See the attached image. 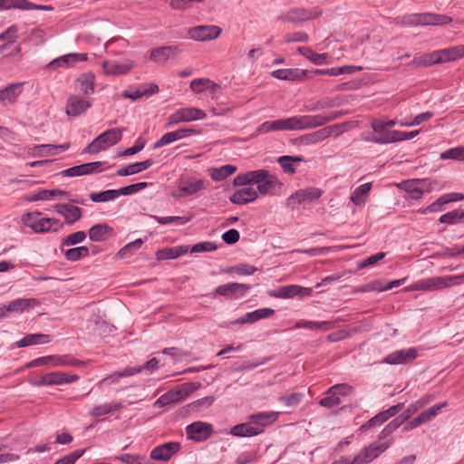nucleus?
<instances>
[{"mask_svg":"<svg viewBox=\"0 0 464 464\" xmlns=\"http://www.w3.org/2000/svg\"><path fill=\"white\" fill-rule=\"evenodd\" d=\"M464 281V274L451 276H433L419 280L405 291H436L446 288L451 285H458Z\"/></svg>","mask_w":464,"mask_h":464,"instance_id":"nucleus-1","label":"nucleus"},{"mask_svg":"<svg viewBox=\"0 0 464 464\" xmlns=\"http://www.w3.org/2000/svg\"><path fill=\"white\" fill-rule=\"evenodd\" d=\"M340 115L341 112L329 111L316 115L293 116L291 117L292 129L293 130H303L317 128L336 120Z\"/></svg>","mask_w":464,"mask_h":464,"instance_id":"nucleus-2","label":"nucleus"},{"mask_svg":"<svg viewBox=\"0 0 464 464\" xmlns=\"http://www.w3.org/2000/svg\"><path fill=\"white\" fill-rule=\"evenodd\" d=\"M123 130L124 129L121 128L107 130L90 142L83 151L89 154H96L105 150L121 140Z\"/></svg>","mask_w":464,"mask_h":464,"instance_id":"nucleus-3","label":"nucleus"},{"mask_svg":"<svg viewBox=\"0 0 464 464\" xmlns=\"http://www.w3.org/2000/svg\"><path fill=\"white\" fill-rule=\"evenodd\" d=\"M199 386L200 383L196 382H187L180 386H178L177 388L172 389L164 393L163 395H161L155 401V406L164 407L170 403L179 402V401L187 397L192 390L197 389Z\"/></svg>","mask_w":464,"mask_h":464,"instance_id":"nucleus-4","label":"nucleus"},{"mask_svg":"<svg viewBox=\"0 0 464 464\" xmlns=\"http://www.w3.org/2000/svg\"><path fill=\"white\" fill-rule=\"evenodd\" d=\"M206 116L205 111L198 108H180L168 117L165 127L169 128L181 122L203 120Z\"/></svg>","mask_w":464,"mask_h":464,"instance_id":"nucleus-5","label":"nucleus"},{"mask_svg":"<svg viewBox=\"0 0 464 464\" xmlns=\"http://www.w3.org/2000/svg\"><path fill=\"white\" fill-rule=\"evenodd\" d=\"M322 13V10L318 7L312 9L293 8L284 13L278 19L287 23L300 24L317 18Z\"/></svg>","mask_w":464,"mask_h":464,"instance_id":"nucleus-6","label":"nucleus"},{"mask_svg":"<svg viewBox=\"0 0 464 464\" xmlns=\"http://www.w3.org/2000/svg\"><path fill=\"white\" fill-rule=\"evenodd\" d=\"M322 194V189L314 187L299 189L287 198L286 205L288 208L294 209L299 205L309 204L314 200L320 198Z\"/></svg>","mask_w":464,"mask_h":464,"instance_id":"nucleus-7","label":"nucleus"},{"mask_svg":"<svg viewBox=\"0 0 464 464\" xmlns=\"http://www.w3.org/2000/svg\"><path fill=\"white\" fill-rule=\"evenodd\" d=\"M253 185L257 186L261 195H266L269 191L280 184L276 176L270 174L266 169L253 170Z\"/></svg>","mask_w":464,"mask_h":464,"instance_id":"nucleus-8","label":"nucleus"},{"mask_svg":"<svg viewBox=\"0 0 464 464\" xmlns=\"http://www.w3.org/2000/svg\"><path fill=\"white\" fill-rule=\"evenodd\" d=\"M212 433V425L207 422L195 421L186 427L188 439L198 442L207 440Z\"/></svg>","mask_w":464,"mask_h":464,"instance_id":"nucleus-9","label":"nucleus"},{"mask_svg":"<svg viewBox=\"0 0 464 464\" xmlns=\"http://www.w3.org/2000/svg\"><path fill=\"white\" fill-rule=\"evenodd\" d=\"M221 28L217 25H198L189 29V37L195 41H210L221 34Z\"/></svg>","mask_w":464,"mask_h":464,"instance_id":"nucleus-10","label":"nucleus"},{"mask_svg":"<svg viewBox=\"0 0 464 464\" xmlns=\"http://www.w3.org/2000/svg\"><path fill=\"white\" fill-rule=\"evenodd\" d=\"M249 289L250 286L246 284L227 283L218 285L215 289V293L221 296L237 299L243 297Z\"/></svg>","mask_w":464,"mask_h":464,"instance_id":"nucleus-11","label":"nucleus"},{"mask_svg":"<svg viewBox=\"0 0 464 464\" xmlns=\"http://www.w3.org/2000/svg\"><path fill=\"white\" fill-rule=\"evenodd\" d=\"M134 66L131 60L124 59L120 62L104 61L102 63L103 73L107 76H116L128 73Z\"/></svg>","mask_w":464,"mask_h":464,"instance_id":"nucleus-12","label":"nucleus"},{"mask_svg":"<svg viewBox=\"0 0 464 464\" xmlns=\"http://www.w3.org/2000/svg\"><path fill=\"white\" fill-rule=\"evenodd\" d=\"M198 133L199 132L193 128H181L174 131H169L162 135L161 138L154 143L153 148L159 149L176 140L185 139Z\"/></svg>","mask_w":464,"mask_h":464,"instance_id":"nucleus-13","label":"nucleus"},{"mask_svg":"<svg viewBox=\"0 0 464 464\" xmlns=\"http://www.w3.org/2000/svg\"><path fill=\"white\" fill-rule=\"evenodd\" d=\"M418 356V350L414 347L401 349L388 354L382 362L388 364H403L415 360Z\"/></svg>","mask_w":464,"mask_h":464,"instance_id":"nucleus-14","label":"nucleus"},{"mask_svg":"<svg viewBox=\"0 0 464 464\" xmlns=\"http://www.w3.org/2000/svg\"><path fill=\"white\" fill-rule=\"evenodd\" d=\"M87 60L86 53H72L62 55L47 64V68L51 70H56L60 67L71 68L73 67L77 63Z\"/></svg>","mask_w":464,"mask_h":464,"instance_id":"nucleus-15","label":"nucleus"},{"mask_svg":"<svg viewBox=\"0 0 464 464\" xmlns=\"http://www.w3.org/2000/svg\"><path fill=\"white\" fill-rule=\"evenodd\" d=\"M38 304L39 301L34 298H18L1 307L0 316H4L5 313H22Z\"/></svg>","mask_w":464,"mask_h":464,"instance_id":"nucleus-16","label":"nucleus"},{"mask_svg":"<svg viewBox=\"0 0 464 464\" xmlns=\"http://www.w3.org/2000/svg\"><path fill=\"white\" fill-rule=\"evenodd\" d=\"M180 449L178 442H168L154 448L150 452V458L155 460L167 461L171 459Z\"/></svg>","mask_w":464,"mask_h":464,"instance_id":"nucleus-17","label":"nucleus"},{"mask_svg":"<svg viewBox=\"0 0 464 464\" xmlns=\"http://www.w3.org/2000/svg\"><path fill=\"white\" fill-rule=\"evenodd\" d=\"M91 105L89 101L76 95H72L67 100L66 113L71 117H78L85 112Z\"/></svg>","mask_w":464,"mask_h":464,"instance_id":"nucleus-18","label":"nucleus"},{"mask_svg":"<svg viewBox=\"0 0 464 464\" xmlns=\"http://www.w3.org/2000/svg\"><path fill=\"white\" fill-rule=\"evenodd\" d=\"M179 53L178 46H161L150 50V59L157 63H165L169 59L177 56Z\"/></svg>","mask_w":464,"mask_h":464,"instance_id":"nucleus-19","label":"nucleus"},{"mask_svg":"<svg viewBox=\"0 0 464 464\" xmlns=\"http://www.w3.org/2000/svg\"><path fill=\"white\" fill-rule=\"evenodd\" d=\"M337 128V125L322 128L316 131L301 136L300 141L301 143L305 145L316 144L332 136L333 131Z\"/></svg>","mask_w":464,"mask_h":464,"instance_id":"nucleus-20","label":"nucleus"},{"mask_svg":"<svg viewBox=\"0 0 464 464\" xmlns=\"http://www.w3.org/2000/svg\"><path fill=\"white\" fill-rule=\"evenodd\" d=\"M56 212L64 217L65 223L72 225L82 218V210L79 207L70 204H58L55 206Z\"/></svg>","mask_w":464,"mask_h":464,"instance_id":"nucleus-21","label":"nucleus"},{"mask_svg":"<svg viewBox=\"0 0 464 464\" xmlns=\"http://www.w3.org/2000/svg\"><path fill=\"white\" fill-rule=\"evenodd\" d=\"M452 22V18L444 14L423 13L417 14L418 25H444Z\"/></svg>","mask_w":464,"mask_h":464,"instance_id":"nucleus-22","label":"nucleus"},{"mask_svg":"<svg viewBox=\"0 0 464 464\" xmlns=\"http://www.w3.org/2000/svg\"><path fill=\"white\" fill-rule=\"evenodd\" d=\"M276 130H293L291 117L276 121H266L258 127V131L262 133Z\"/></svg>","mask_w":464,"mask_h":464,"instance_id":"nucleus-23","label":"nucleus"},{"mask_svg":"<svg viewBox=\"0 0 464 464\" xmlns=\"http://www.w3.org/2000/svg\"><path fill=\"white\" fill-rule=\"evenodd\" d=\"M140 372V368L127 367L123 371L114 372L111 374H109L106 377L102 378L100 382H98L97 386L100 389H102L106 385L118 382L121 378L132 376Z\"/></svg>","mask_w":464,"mask_h":464,"instance_id":"nucleus-24","label":"nucleus"},{"mask_svg":"<svg viewBox=\"0 0 464 464\" xmlns=\"http://www.w3.org/2000/svg\"><path fill=\"white\" fill-rule=\"evenodd\" d=\"M257 197L258 192L255 188L248 187L235 191L230 197V201L233 204L244 205L256 200Z\"/></svg>","mask_w":464,"mask_h":464,"instance_id":"nucleus-25","label":"nucleus"},{"mask_svg":"<svg viewBox=\"0 0 464 464\" xmlns=\"http://www.w3.org/2000/svg\"><path fill=\"white\" fill-rule=\"evenodd\" d=\"M424 182L425 179H409L402 181L398 186L407 192V198L418 200L420 199L424 194L423 190L418 185Z\"/></svg>","mask_w":464,"mask_h":464,"instance_id":"nucleus-26","label":"nucleus"},{"mask_svg":"<svg viewBox=\"0 0 464 464\" xmlns=\"http://www.w3.org/2000/svg\"><path fill=\"white\" fill-rule=\"evenodd\" d=\"M88 235L90 240L102 242L113 235V228L107 224H96L89 229Z\"/></svg>","mask_w":464,"mask_h":464,"instance_id":"nucleus-27","label":"nucleus"},{"mask_svg":"<svg viewBox=\"0 0 464 464\" xmlns=\"http://www.w3.org/2000/svg\"><path fill=\"white\" fill-rule=\"evenodd\" d=\"M297 51L301 55L315 65H324L330 63L328 53H317L306 46H300L297 48Z\"/></svg>","mask_w":464,"mask_h":464,"instance_id":"nucleus-28","label":"nucleus"},{"mask_svg":"<svg viewBox=\"0 0 464 464\" xmlns=\"http://www.w3.org/2000/svg\"><path fill=\"white\" fill-rule=\"evenodd\" d=\"M392 439H389L385 441L380 440V439L368 447H364L363 450L367 452V458L372 462L377 457H379L382 452H384L392 444Z\"/></svg>","mask_w":464,"mask_h":464,"instance_id":"nucleus-29","label":"nucleus"},{"mask_svg":"<svg viewBox=\"0 0 464 464\" xmlns=\"http://www.w3.org/2000/svg\"><path fill=\"white\" fill-rule=\"evenodd\" d=\"M264 429L255 427L252 423H241L235 425L230 430V434L235 437H252L262 433Z\"/></svg>","mask_w":464,"mask_h":464,"instance_id":"nucleus-30","label":"nucleus"},{"mask_svg":"<svg viewBox=\"0 0 464 464\" xmlns=\"http://www.w3.org/2000/svg\"><path fill=\"white\" fill-rule=\"evenodd\" d=\"M154 164L152 160H147L140 162L131 163L124 168H121L116 171V175L120 177L130 176L140 173Z\"/></svg>","mask_w":464,"mask_h":464,"instance_id":"nucleus-31","label":"nucleus"},{"mask_svg":"<svg viewBox=\"0 0 464 464\" xmlns=\"http://www.w3.org/2000/svg\"><path fill=\"white\" fill-rule=\"evenodd\" d=\"M205 188L202 179H192L189 181H181L179 186V196H190L198 193Z\"/></svg>","mask_w":464,"mask_h":464,"instance_id":"nucleus-32","label":"nucleus"},{"mask_svg":"<svg viewBox=\"0 0 464 464\" xmlns=\"http://www.w3.org/2000/svg\"><path fill=\"white\" fill-rule=\"evenodd\" d=\"M278 413L276 412H258L255 414H251L248 417L250 423H252L255 427L264 428L267 425L272 424L277 419Z\"/></svg>","mask_w":464,"mask_h":464,"instance_id":"nucleus-33","label":"nucleus"},{"mask_svg":"<svg viewBox=\"0 0 464 464\" xmlns=\"http://www.w3.org/2000/svg\"><path fill=\"white\" fill-rule=\"evenodd\" d=\"M22 92V83H12L0 90V101L4 103H14Z\"/></svg>","mask_w":464,"mask_h":464,"instance_id":"nucleus-34","label":"nucleus"},{"mask_svg":"<svg viewBox=\"0 0 464 464\" xmlns=\"http://www.w3.org/2000/svg\"><path fill=\"white\" fill-rule=\"evenodd\" d=\"M439 51L441 63H449L464 58V44H459Z\"/></svg>","mask_w":464,"mask_h":464,"instance_id":"nucleus-35","label":"nucleus"},{"mask_svg":"<svg viewBox=\"0 0 464 464\" xmlns=\"http://www.w3.org/2000/svg\"><path fill=\"white\" fill-rule=\"evenodd\" d=\"M188 251V246H179L171 248H163L156 253L158 260L176 259Z\"/></svg>","mask_w":464,"mask_h":464,"instance_id":"nucleus-36","label":"nucleus"},{"mask_svg":"<svg viewBox=\"0 0 464 464\" xmlns=\"http://www.w3.org/2000/svg\"><path fill=\"white\" fill-rule=\"evenodd\" d=\"M49 342L50 335L43 334H33L25 335L21 340L16 342L15 344L17 347H26L39 343H47Z\"/></svg>","mask_w":464,"mask_h":464,"instance_id":"nucleus-37","label":"nucleus"},{"mask_svg":"<svg viewBox=\"0 0 464 464\" xmlns=\"http://www.w3.org/2000/svg\"><path fill=\"white\" fill-rule=\"evenodd\" d=\"M303 161H304V159L302 156H281L277 160L284 172L288 174H294L295 172V163Z\"/></svg>","mask_w":464,"mask_h":464,"instance_id":"nucleus-38","label":"nucleus"},{"mask_svg":"<svg viewBox=\"0 0 464 464\" xmlns=\"http://www.w3.org/2000/svg\"><path fill=\"white\" fill-rule=\"evenodd\" d=\"M372 188L371 183H364L356 188L351 195V201L356 205L360 206L363 204L368 197L370 190Z\"/></svg>","mask_w":464,"mask_h":464,"instance_id":"nucleus-39","label":"nucleus"},{"mask_svg":"<svg viewBox=\"0 0 464 464\" xmlns=\"http://www.w3.org/2000/svg\"><path fill=\"white\" fill-rule=\"evenodd\" d=\"M237 170V167L231 164L224 165L220 168L211 169L210 177L215 181H221L234 174Z\"/></svg>","mask_w":464,"mask_h":464,"instance_id":"nucleus-40","label":"nucleus"},{"mask_svg":"<svg viewBox=\"0 0 464 464\" xmlns=\"http://www.w3.org/2000/svg\"><path fill=\"white\" fill-rule=\"evenodd\" d=\"M122 408L121 402L112 401L110 403H104L102 405H96L92 408L90 414L92 417H101L102 415L111 413Z\"/></svg>","mask_w":464,"mask_h":464,"instance_id":"nucleus-41","label":"nucleus"},{"mask_svg":"<svg viewBox=\"0 0 464 464\" xmlns=\"http://www.w3.org/2000/svg\"><path fill=\"white\" fill-rule=\"evenodd\" d=\"M398 130H384L383 132L376 133V135L372 136V140L373 143L377 144H388L392 142H397L398 139Z\"/></svg>","mask_w":464,"mask_h":464,"instance_id":"nucleus-42","label":"nucleus"},{"mask_svg":"<svg viewBox=\"0 0 464 464\" xmlns=\"http://www.w3.org/2000/svg\"><path fill=\"white\" fill-rule=\"evenodd\" d=\"M405 421L403 418H401L400 415L396 418H394L386 427L382 430L381 434L379 435L380 440H387L389 439H392L390 436L391 434L396 430L401 424H403Z\"/></svg>","mask_w":464,"mask_h":464,"instance_id":"nucleus-43","label":"nucleus"},{"mask_svg":"<svg viewBox=\"0 0 464 464\" xmlns=\"http://www.w3.org/2000/svg\"><path fill=\"white\" fill-rule=\"evenodd\" d=\"M90 250L87 246H78L65 251L64 256L68 261L75 262L88 256Z\"/></svg>","mask_w":464,"mask_h":464,"instance_id":"nucleus-44","label":"nucleus"},{"mask_svg":"<svg viewBox=\"0 0 464 464\" xmlns=\"http://www.w3.org/2000/svg\"><path fill=\"white\" fill-rule=\"evenodd\" d=\"M413 63L424 66L441 63L440 51H435L430 53L424 54L418 59H414Z\"/></svg>","mask_w":464,"mask_h":464,"instance_id":"nucleus-45","label":"nucleus"},{"mask_svg":"<svg viewBox=\"0 0 464 464\" xmlns=\"http://www.w3.org/2000/svg\"><path fill=\"white\" fill-rule=\"evenodd\" d=\"M142 244V239H136L132 242H130L118 251L117 256L120 258L130 257L134 254V252L141 247Z\"/></svg>","mask_w":464,"mask_h":464,"instance_id":"nucleus-46","label":"nucleus"},{"mask_svg":"<svg viewBox=\"0 0 464 464\" xmlns=\"http://www.w3.org/2000/svg\"><path fill=\"white\" fill-rule=\"evenodd\" d=\"M447 406L446 402L438 403L430 407V409L422 411L417 417L420 420V423L423 424L425 422L430 421L432 418L438 415V413Z\"/></svg>","mask_w":464,"mask_h":464,"instance_id":"nucleus-47","label":"nucleus"},{"mask_svg":"<svg viewBox=\"0 0 464 464\" xmlns=\"http://www.w3.org/2000/svg\"><path fill=\"white\" fill-rule=\"evenodd\" d=\"M62 372H53L41 376L40 380L36 382L37 385H62L63 379L61 378Z\"/></svg>","mask_w":464,"mask_h":464,"instance_id":"nucleus-48","label":"nucleus"},{"mask_svg":"<svg viewBox=\"0 0 464 464\" xmlns=\"http://www.w3.org/2000/svg\"><path fill=\"white\" fill-rule=\"evenodd\" d=\"M439 222L449 225L463 222L462 209L458 208L443 214L440 217Z\"/></svg>","mask_w":464,"mask_h":464,"instance_id":"nucleus-49","label":"nucleus"},{"mask_svg":"<svg viewBox=\"0 0 464 464\" xmlns=\"http://www.w3.org/2000/svg\"><path fill=\"white\" fill-rule=\"evenodd\" d=\"M89 197L91 200L95 203L111 201L117 198L115 189L92 192L89 195Z\"/></svg>","mask_w":464,"mask_h":464,"instance_id":"nucleus-50","label":"nucleus"},{"mask_svg":"<svg viewBox=\"0 0 464 464\" xmlns=\"http://www.w3.org/2000/svg\"><path fill=\"white\" fill-rule=\"evenodd\" d=\"M440 159L464 161V146H458L446 150L440 154Z\"/></svg>","mask_w":464,"mask_h":464,"instance_id":"nucleus-51","label":"nucleus"},{"mask_svg":"<svg viewBox=\"0 0 464 464\" xmlns=\"http://www.w3.org/2000/svg\"><path fill=\"white\" fill-rule=\"evenodd\" d=\"M94 80L95 77L92 73L83 74L78 79L81 84V91L84 94H90L94 92Z\"/></svg>","mask_w":464,"mask_h":464,"instance_id":"nucleus-52","label":"nucleus"},{"mask_svg":"<svg viewBox=\"0 0 464 464\" xmlns=\"http://www.w3.org/2000/svg\"><path fill=\"white\" fill-rule=\"evenodd\" d=\"M149 186L148 182L134 183L126 187H122L119 189H115L116 198L120 196H127L139 192L140 190L146 188Z\"/></svg>","mask_w":464,"mask_h":464,"instance_id":"nucleus-53","label":"nucleus"},{"mask_svg":"<svg viewBox=\"0 0 464 464\" xmlns=\"http://www.w3.org/2000/svg\"><path fill=\"white\" fill-rule=\"evenodd\" d=\"M53 144H42L34 146L30 150V154L34 157H47L56 155L57 151H53Z\"/></svg>","mask_w":464,"mask_h":464,"instance_id":"nucleus-54","label":"nucleus"},{"mask_svg":"<svg viewBox=\"0 0 464 464\" xmlns=\"http://www.w3.org/2000/svg\"><path fill=\"white\" fill-rule=\"evenodd\" d=\"M275 310L272 308H260L247 313V317H249L250 322L253 324L258 320L271 317L275 314Z\"/></svg>","mask_w":464,"mask_h":464,"instance_id":"nucleus-55","label":"nucleus"},{"mask_svg":"<svg viewBox=\"0 0 464 464\" xmlns=\"http://www.w3.org/2000/svg\"><path fill=\"white\" fill-rule=\"evenodd\" d=\"M210 85L213 87L217 86L209 79L198 78L191 81L190 89L193 92L199 93L202 92L205 89L208 88Z\"/></svg>","mask_w":464,"mask_h":464,"instance_id":"nucleus-56","label":"nucleus"},{"mask_svg":"<svg viewBox=\"0 0 464 464\" xmlns=\"http://www.w3.org/2000/svg\"><path fill=\"white\" fill-rule=\"evenodd\" d=\"M362 70L361 67L346 65L342 67H334L330 69H325L324 75L328 76H338L344 73H353L357 71Z\"/></svg>","mask_w":464,"mask_h":464,"instance_id":"nucleus-57","label":"nucleus"},{"mask_svg":"<svg viewBox=\"0 0 464 464\" xmlns=\"http://www.w3.org/2000/svg\"><path fill=\"white\" fill-rule=\"evenodd\" d=\"M341 403V399L335 393L330 392V388L326 392V396L320 400L319 404L324 408L332 409Z\"/></svg>","mask_w":464,"mask_h":464,"instance_id":"nucleus-58","label":"nucleus"},{"mask_svg":"<svg viewBox=\"0 0 464 464\" xmlns=\"http://www.w3.org/2000/svg\"><path fill=\"white\" fill-rule=\"evenodd\" d=\"M447 204V200L444 196H440L437 198L433 203L429 205L427 208L420 210L421 214H426L428 212H439L444 209V206Z\"/></svg>","mask_w":464,"mask_h":464,"instance_id":"nucleus-59","label":"nucleus"},{"mask_svg":"<svg viewBox=\"0 0 464 464\" xmlns=\"http://www.w3.org/2000/svg\"><path fill=\"white\" fill-rule=\"evenodd\" d=\"M85 238L86 233L84 231H77L63 238L62 244L63 246H73L82 243Z\"/></svg>","mask_w":464,"mask_h":464,"instance_id":"nucleus-60","label":"nucleus"},{"mask_svg":"<svg viewBox=\"0 0 464 464\" xmlns=\"http://www.w3.org/2000/svg\"><path fill=\"white\" fill-rule=\"evenodd\" d=\"M51 218H40L39 220H37V223L30 224V227L35 232V233H44L51 230Z\"/></svg>","mask_w":464,"mask_h":464,"instance_id":"nucleus-61","label":"nucleus"},{"mask_svg":"<svg viewBox=\"0 0 464 464\" xmlns=\"http://www.w3.org/2000/svg\"><path fill=\"white\" fill-rule=\"evenodd\" d=\"M63 177H79L87 175L86 167L83 164L73 166L60 172Z\"/></svg>","mask_w":464,"mask_h":464,"instance_id":"nucleus-62","label":"nucleus"},{"mask_svg":"<svg viewBox=\"0 0 464 464\" xmlns=\"http://www.w3.org/2000/svg\"><path fill=\"white\" fill-rule=\"evenodd\" d=\"M385 256H386V254L384 252H379L375 255L370 256L364 258L363 260H362L361 262H359L357 265V267L359 269H363L368 266H373L378 261L382 260Z\"/></svg>","mask_w":464,"mask_h":464,"instance_id":"nucleus-63","label":"nucleus"},{"mask_svg":"<svg viewBox=\"0 0 464 464\" xmlns=\"http://www.w3.org/2000/svg\"><path fill=\"white\" fill-rule=\"evenodd\" d=\"M84 453V450H75L63 458H61L53 464H74Z\"/></svg>","mask_w":464,"mask_h":464,"instance_id":"nucleus-64","label":"nucleus"}]
</instances>
